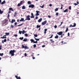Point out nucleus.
Masks as SVG:
<instances>
[{"instance_id": "obj_16", "label": "nucleus", "mask_w": 79, "mask_h": 79, "mask_svg": "<svg viewBox=\"0 0 79 79\" xmlns=\"http://www.w3.org/2000/svg\"><path fill=\"white\" fill-rule=\"evenodd\" d=\"M47 29H44V34H45L47 33Z\"/></svg>"}, {"instance_id": "obj_42", "label": "nucleus", "mask_w": 79, "mask_h": 79, "mask_svg": "<svg viewBox=\"0 0 79 79\" xmlns=\"http://www.w3.org/2000/svg\"><path fill=\"white\" fill-rule=\"evenodd\" d=\"M23 23H22L21 24L18 25V26H22V25H23Z\"/></svg>"}, {"instance_id": "obj_21", "label": "nucleus", "mask_w": 79, "mask_h": 79, "mask_svg": "<svg viewBox=\"0 0 79 79\" xmlns=\"http://www.w3.org/2000/svg\"><path fill=\"white\" fill-rule=\"evenodd\" d=\"M27 3L28 5H31V1H29L27 2Z\"/></svg>"}, {"instance_id": "obj_29", "label": "nucleus", "mask_w": 79, "mask_h": 79, "mask_svg": "<svg viewBox=\"0 0 79 79\" xmlns=\"http://www.w3.org/2000/svg\"><path fill=\"white\" fill-rule=\"evenodd\" d=\"M50 40L51 42L52 43H53V42H54V41H53V39H51Z\"/></svg>"}, {"instance_id": "obj_20", "label": "nucleus", "mask_w": 79, "mask_h": 79, "mask_svg": "<svg viewBox=\"0 0 79 79\" xmlns=\"http://www.w3.org/2000/svg\"><path fill=\"white\" fill-rule=\"evenodd\" d=\"M15 19H12V21L11 22V23H13V22H15Z\"/></svg>"}, {"instance_id": "obj_33", "label": "nucleus", "mask_w": 79, "mask_h": 79, "mask_svg": "<svg viewBox=\"0 0 79 79\" xmlns=\"http://www.w3.org/2000/svg\"><path fill=\"white\" fill-rule=\"evenodd\" d=\"M39 13H36L35 14V16H39Z\"/></svg>"}, {"instance_id": "obj_63", "label": "nucleus", "mask_w": 79, "mask_h": 79, "mask_svg": "<svg viewBox=\"0 0 79 79\" xmlns=\"http://www.w3.org/2000/svg\"><path fill=\"white\" fill-rule=\"evenodd\" d=\"M11 13V11L10 10H9V11L8 12V13Z\"/></svg>"}, {"instance_id": "obj_45", "label": "nucleus", "mask_w": 79, "mask_h": 79, "mask_svg": "<svg viewBox=\"0 0 79 79\" xmlns=\"http://www.w3.org/2000/svg\"><path fill=\"white\" fill-rule=\"evenodd\" d=\"M40 7H41L42 8H43L44 7V5H43L42 6H40Z\"/></svg>"}, {"instance_id": "obj_47", "label": "nucleus", "mask_w": 79, "mask_h": 79, "mask_svg": "<svg viewBox=\"0 0 79 79\" xmlns=\"http://www.w3.org/2000/svg\"><path fill=\"white\" fill-rule=\"evenodd\" d=\"M18 23H16V22H15V24H14V26H16V25Z\"/></svg>"}, {"instance_id": "obj_37", "label": "nucleus", "mask_w": 79, "mask_h": 79, "mask_svg": "<svg viewBox=\"0 0 79 79\" xmlns=\"http://www.w3.org/2000/svg\"><path fill=\"white\" fill-rule=\"evenodd\" d=\"M19 33L20 34H21V33H22V31H21L20 30L19 31Z\"/></svg>"}, {"instance_id": "obj_59", "label": "nucleus", "mask_w": 79, "mask_h": 79, "mask_svg": "<svg viewBox=\"0 0 79 79\" xmlns=\"http://www.w3.org/2000/svg\"><path fill=\"white\" fill-rule=\"evenodd\" d=\"M61 43H62V44H65V43H63V41L61 42Z\"/></svg>"}, {"instance_id": "obj_30", "label": "nucleus", "mask_w": 79, "mask_h": 79, "mask_svg": "<svg viewBox=\"0 0 79 79\" xmlns=\"http://www.w3.org/2000/svg\"><path fill=\"white\" fill-rule=\"evenodd\" d=\"M67 11H68V9H66L64 11V13H66V12H67Z\"/></svg>"}, {"instance_id": "obj_26", "label": "nucleus", "mask_w": 79, "mask_h": 79, "mask_svg": "<svg viewBox=\"0 0 79 79\" xmlns=\"http://www.w3.org/2000/svg\"><path fill=\"white\" fill-rule=\"evenodd\" d=\"M6 35H9L10 33H6Z\"/></svg>"}, {"instance_id": "obj_28", "label": "nucleus", "mask_w": 79, "mask_h": 79, "mask_svg": "<svg viewBox=\"0 0 79 79\" xmlns=\"http://www.w3.org/2000/svg\"><path fill=\"white\" fill-rule=\"evenodd\" d=\"M34 40H33V39H32L30 40V41H31V43H32V42H34Z\"/></svg>"}, {"instance_id": "obj_43", "label": "nucleus", "mask_w": 79, "mask_h": 79, "mask_svg": "<svg viewBox=\"0 0 79 79\" xmlns=\"http://www.w3.org/2000/svg\"><path fill=\"white\" fill-rule=\"evenodd\" d=\"M3 55V53H0V56H2Z\"/></svg>"}, {"instance_id": "obj_22", "label": "nucleus", "mask_w": 79, "mask_h": 79, "mask_svg": "<svg viewBox=\"0 0 79 79\" xmlns=\"http://www.w3.org/2000/svg\"><path fill=\"white\" fill-rule=\"evenodd\" d=\"M26 31H24V30H23L22 31V33L23 34H24L25 33H26Z\"/></svg>"}, {"instance_id": "obj_38", "label": "nucleus", "mask_w": 79, "mask_h": 79, "mask_svg": "<svg viewBox=\"0 0 79 79\" xmlns=\"http://www.w3.org/2000/svg\"><path fill=\"white\" fill-rule=\"evenodd\" d=\"M34 48H35L36 47V44H35L33 45Z\"/></svg>"}, {"instance_id": "obj_2", "label": "nucleus", "mask_w": 79, "mask_h": 79, "mask_svg": "<svg viewBox=\"0 0 79 79\" xmlns=\"http://www.w3.org/2000/svg\"><path fill=\"white\" fill-rule=\"evenodd\" d=\"M30 21L31 18H30V15H28L26 17V18L25 19V21Z\"/></svg>"}, {"instance_id": "obj_35", "label": "nucleus", "mask_w": 79, "mask_h": 79, "mask_svg": "<svg viewBox=\"0 0 79 79\" xmlns=\"http://www.w3.org/2000/svg\"><path fill=\"white\" fill-rule=\"evenodd\" d=\"M37 41H35L34 40L33 41V44H37Z\"/></svg>"}, {"instance_id": "obj_48", "label": "nucleus", "mask_w": 79, "mask_h": 79, "mask_svg": "<svg viewBox=\"0 0 79 79\" xmlns=\"http://www.w3.org/2000/svg\"><path fill=\"white\" fill-rule=\"evenodd\" d=\"M36 13H40V11H37V10H36Z\"/></svg>"}, {"instance_id": "obj_23", "label": "nucleus", "mask_w": 79, "mask_h": 79, "mask_svg": "<svg viewBox=\"0 0 79 79\" xmlns=\"http://www.w3.org/2000/svg\"><path fill=\"white\" fill-rule=\"evenodd\" d=\"M22 9L23 10H24L25 9H26V8H25V6H22Z\"/></svg>"}, {"instance_id": "obj_3", "label": "nucleus", "mask_w": 79, "mask_h": 79, "mask_svg": "<svg viewBox=\"0 0 79 79\" xmlns=\"http://www.w3.org/2000/svg\"><path fill=\"white\" fill-rule=\"evenodd\" d=\"M22 48H24L25 50L26 49H29V48L27 46H24L23 44L22 45Z\"/></svg>"}, {"instance_id": "obj_18", "label": "nucleus", "mask_w": 79, "mask_h": 79, "mask_svg": "<svg viewBox=\"0 0 79 79\" xmlns=\"http://www.w3.org/2000/svg\"><path fill=\"white\" fill-rule=\"evenodd\" d=\"M27 38H25L23 39V42H27Z\"/></svg>"}, {"instance_id": "obj_41", "label": "nucleus", "mask_w": 79, "mask_h": 79, "mask_svg": "<svg viewBox=\"0 0 79 79\" xmlns=\"http://www.w3.org/2000/svg\"><path fill=\"white\" fill-rule=\"evenodd\" d=\"M56 16H58V15H59V13L57 12L56 13Z\"/></svg>"}, {"instance_id": "obj_56", "label": "nucleus", "mask_w": 79, "mask_h": 79, "mask_svg": "<svg viewBox=\"0 0 79 79\" xmlns=\"http://www.w3.org/2000/svg\"><path fill=\"white\" fill-rule=\"evenodd\" d=\"M74 5L76 6L78 4L76 3H74Z\"/></svg>"}, {"instance_id": "obj_62", "label": "nucleus", "mask_w": 79, "mask_h": 79, "mask_svg": "<svg viewBox=\"0 0 79 79\" xmlns=\"http://www.w3.org/2000/svg\"><path fill=\"white\" fill-rule=\"evenodd\" d=\"M77 5H78V4H79V2H78V1H77Z\"/></svg>"}, {"instance_id": "obj_64", "label": "nucleus", "mask_w": 79, "mask_h": 79, "mask_svg": "<svg viewBox=\"0 0 79 79\" xmlns=\"http://www.w3.org/2000/svg\"><path fill=\"white\" fill-rule=\"evenodd\" d=\"M7 16H8V17H10V15H9V14H8Z\"/></svg>"}, {"instance_id": "obj_58", "label": "nucleus", "mask_w": 79, "mask_h": 79, "mask_svg": "<svg viewBox=\"0 0 79 79\" xmlns=\"http://www.w3.org/2000/svg\"><path fill=\"white\" fill-rule=\"evenodd\" d=\"M15 15H17V14H18V13L17 12H15Z\"/></svg>"}, {"instance_id": "obj_8", "label": "nucleus", "mask_w": 79, "mask_h": 79, "mask_svg": "<svg viewBox=\"0 0 79 79\" xmlns=\"http://www.w3.org/2000/svg\"><path fill=\"white\" fill-rule=\"evenodd\" d=\"M57 34H58V35H62V34H63V32L62 31L59 32H58Z\"/></svg>"}, {"instance_id": "obj_5", "label": "nucleus", "mask_w": 79, "mask_h": 79, "mask_svg": "<svg viewBox=\"0 0 79 79\" xmlns=\"http://www.w3.org/2000/svg\"><path fill=\"white\" fill-rule=\"evenodd\" d=\"M2 26H4L3 24H5L4 26H5V25H6V24H7V23H6V21H3L2 23Z\"/></svg>"}, {"instance_id": "obj_14", "label": "nucleus", "mask_w": 79, "mask_h": 79, "mask_svg": "<svg viewBox=\"0 0 79 79\" xmlns=\"http://www.w3.org/2000/svg\"><path fill=\"white\" fill-rule=\"evenodd\" d=\"M15 77H16V78L17 79H21V77H18L16 75L15 76Z\"/></svg>"}, {"instance_id": "obj_24", "label": "nucleus", "mask_w": 79, "mask_h": 79, "mask_svg": "<svg viewBox=\"0 0 79 79\" xmlns=\"http://www.w3.org/2000/svg\"><path fill=\"white\" fill-rule=\"evenodd\" d=\"M34 38L35 39V40H36V41H39V39L35 38V37H34Z\"/></svg>"}, {"instance_id": "obj_27", "label": "nucleus", "mask_w": 79, "mask_h": 79, "mask_svg": "<svg viewBox=\"0 0 79 79\" xmlns=\"http://www.w3.org/2000/svg\"><path fill=\"white\" fill-rule=\"evenodd\" d=\"M3 11H2L1 10H0V14H2V13H3Z\"/></svg>"}, {"instance_id": "obj_49", "label": "nucleus", "mask_w": 79, "mask_h": 79, "mask_svg": "<svg viewBox=\"0 0 79 79\" xmlns=\"http://www.w3.org/2000/svg\"><path fill=\"white\" fill-rule=\"evenodd\" d=\"M14 36H15V37H18V35H17V34H16V35L15 34L14 35Z\"/></svg>"}, {"instance_id": "obj_39", "label": "nucleus", "mask_w": 79, "mask_h": 79, "mask_svg": "<svg viewBox=\"0 0 79 79\" xmlns=\"http://www.w3.org/2000/svg\"><path fill=\"white\" fill-rule=\"evenodd\" d=\"M10 27L11 28H13V27H14V26H13V25H11V26H10Z\"/></svg>"}, {"instance_id": "obj_34", "label": "nucleus", "mask_w": 79, "mask_h": 79, "mask_svg": "<svg viewBox=\"0 0 79 79\" xmlns=\"http://www.w3.org/2000/svg\"><path fill=\"white\" fill-rule=\"evenodd\" d=\"M68 28H66V29L65 30V32H68Z\"/></svg>"}, {"instance_id": "obj_40", "label": "nucleus", "mask_w": 79, "mask_h": 79, "mask_svg": "<svg viewBox=\"0 0 79 79\" xmlns=\"http://www.w3.org/2000/svg\"><path fill=\"white\" fill-rule=\"evenodd\" d=\"M58 10V9L57 8L55 9V11H57Z\"/></svg>"}, {"instance_id": "obj_36", "label": "nucleus", "mask_w": 79, "mask_h": 79, "mask_svg": "<svg viewBox=\"0 0 79 79\" xmlns=\"http://www.w3.org/2000/svg\"><path fill=\"white\" fill-rule=\"evenodd\" d=\"M24 35L25 37H27V36H28V34H24Z\"/></svg>"}, {"instance_id": "obj_7", "label": "nucleus", "mask_w": 79, "mask_h": 79, "mask_svg": "<svg viewBox=\"0 0 79 79\" xmlns=\"http://www.w3.org/2000/svg\"><path fill=\"white\" fill-rule=\"evenodd\" d=\"M76 26V23H74V25H72V24H71L69 27H75Z\"/></svg>"}, {"instance_id": "obj_53", "label": "nucleus", "mask_w": 79, "mask_h": 79, "mask_svg": "<svg viewBox=\"0 0 79 79\" xmlns=\"http://www.w3.org/2000/svg\"><path fill=\"white\" fill-rule=\"evenodd\" d=\"M48 18H51V16H50V15H48Z\"/></svg>"}, {"instance_id": "obj_9", "label": "nucleus", "mask_w": 79, "mask_h": 79, "mask_svg": "<svg viewBox=\"0 0 79 79\" xmlns=\"http://www.w3.org/2000/svg\"><path fill=\"white\" fill-rule=\"evenodd\" d=\"M31 16L30 18H34V15H33V13H31Z\"/></svg>"}, {"instance_id": "obj_6", "label": "nucleus", "mask_w": 79, "mask_h": 79, "mask_svg": "<svg viewBox=\"0 0 79 79\" xmlns=\"http://www.w3.org/2000/svg\"><path fill=\"white\" fill-rule=\"evenodd\" d=\"M47 20H46L44 21V22H42V26H44V25H45V24L47 23Z\"/></svg>"}, {"instance_id": "obj_54", "label": "nucleus", "mask_w": 79, "mask_h": 79, "mask_svg": "<svg viewBox=\"0 0 79 79\" xmlns=\"http://www.w3.org/2000/svg\"><path fill=\"white\" fill-rule=\"evenodd\" d=\"M24 55H25V56H27V54H26V53H25Z\"/></svg>"}, {"instance_id": "obj_61", "label": "nucleus", "mask_w": 79, "mask_h": 79, "mask_svg": "<svg viewBox=\"0 0 79 79\" xmlns=\"http://www.w3.org/2000/svg\"><path fill=\"white\" fill-rule=\"evenodd\" d=\"M68 36H69V33H68Z\"/></svg>"}, {"instance_id": "obj_44", "label": "nucleus", "mask_w": 79, "mask_h": 79, "mask_svg": "<svg viewBox=\"0 0 79 79\" xmlns=\"http://www.w3.org/2000/svg\"><path fill=\"white\" fill-rule=\"evenodd\" d=\"M6 35H4L3 36V38H4V39H6Z\"/></svg>"}, {"instance_id": "obj_10", "label": "nucleus", "mask_w": 79, "mask_h": 79, "mask_svg": "<svg viewBox=\"0 0 79 79\" xmlns=\"http://www.w3.org/2000/svg\"><path fill=\"white\" fill-rule=\"evenodd\" d=\"M6 42V39H5L4 40H2V42L3 44H4V42Z\"/></svg>"}, {"instance_id": "obj_51", "label": "nucleus", "mask_w": 79, "mask_h": 79, "mask_svg": "<svg viewBox=\"0 0 79 79\" xmlns=\"http://www.w3.org/2000/svg\"><path fill=\"white\" fill-rule=\"evenodd\" d=\"M69 10H71V6H69Z\"/></svg>"}, {"instance_id": "obj_55", "label": "nucleus", "mask_w": 79, "mask_h": 79, "mask_svg": "<svg viewBox=\"0 0 79 79\" xmlns=\"http://www.w3.org/2000/svg\"><path fill=\"white\" fill-rule=\"evenodd\" d=\"M38 19V17L36 16V17H35V19Z\"/></svg>"}, {"instance_id": "obj_31", "label": "nucleus", "mask_w": 79, "mask_h": 79, "mask_svg": "<svg viewBox=\"0 0 79 79\" xmlns=\"http://www.w3.org/2000/svg\"><path fill=\"white\" fill-rule=\"evenodd\" d=\"M23 37H20L19 38V39H20V40H23Z\"/></svg>"}, {"instance_id": "obj_50", "label": "nucleus", "mask_w": 79, "mask_h": 79, "mask_svg": "<svg viewBox=\"0 0 79 79\" xmlns=\"http://www.w3.org/2000/svg\"><path fill=\"white\" fill-rule=\"evenodd\" d=\"M53 35H52L50 37H49V39H50L51 38H52V37H53Z\"/></svg>"}, {"instance_id": "obj_57", "label": "nucleus", "mask_w": 79, "mask_h": 79, "mask_svg": "<svg viewBox=\"0 0 79 79\" xmlns=\"http://www.w3.org/2000/svg\"><path fill=\"white\" fill-rule=\"evenodd\" d=\"M49 6H52V4H50Z\"/></svg>"}, {"instance_id": "obj_11", "label": "nucleus", "mask_w": 79, "mask_h": 79, "mask_svg": "<svg viewBox=\"0 0 79 79\" xmlns=\"http://www.w3.org/2000/svg\"><path fill=\"white\" fill-rule=\"evenodd\" d=\"M24 1H21L20 3L21 4V5H23V3H24Z\"/></svg>"}, {"instance_id": "obj_25", "label": "nucleus", "mask_w": 79, "mask_h": 79, "mask_svg": "<svg viewBox=\"0 0 79 79\" xmlns=\"http://www.w3.org/2000/svg\"><path fill=\"white\" fill-rule=\"evenodd\" d=\"M40 25H37V26H36V28H40Z\"/></svg>"}, {"instance_id": "obj_12", "label": "nucleus", "mask_w": 79, "mask_h": 79, "mask_svg": "<svg viewBox=\"0 0 79 79\" xmlns=\"http://www.w3.org/2000/svg\"><path fill=\"white\" fill-rule=\"evenodd\" d=\"M42 18H40V19H39L38 21V22H39V23H40V22H41V21H42Z\"/></svg>"}, {"instance_id": "obj_15", "label": "nucleus", "mask_w": 79, "mask_h": 79, "mask_svg": "<svg viewBox=\"0 0 79 79\" xmlns=\"http://www.w3.org/2000/svg\"><path fill=\"white\" fill-rule=\"evenodd\" d=\"M9 11H13V8H12L10 7L9 8Z\"/></svg>"}, {"instance_id": "obj_1", "label": "nucleus", "mask_w": 79, "mask_h": 79, "mask_svg": "<svg viewBox=\"0 0 79 79\" xmlns=\"http://www.w3.org/2000/svg\"><path fill=\"white\" fill-rule=\"evenodd\" d=\"M15 52V50H11L10 51L9 54H10V55L12 56H14V55H15V54H14Z\"/></svg>"}, {"instance_id": "obj_32", "label": "nucleus", "mask_w": 79, "mask_h": 79, "mask_svg": "<svg viewBox=\"0 0 79 79\" xmlns=\"http://www.w3.org/2000/svg\"><path fill=\"white\" fill-rule=\"evenodd\" d=\"M21 4L20 3L18 4L17 6H21Z\"/></svg>"}, {"instance_id": "obj_13", "label": "nucleus", "mask_w": 79, "mask_h": 79, "mask_svg": "<svg viewBox=\"0 0 79 79\" xmlns=\"http://www.w3.org/2000/svg\"><path fill=\"white\" fill-rule=\"evenodd\" d=\"M20 21L21 22V21H23V22L25 21V20H24V18H21V19L20 20Z\"/></svg>"}, {"instance_id": "obj_60", "label": "nucleus", "mask_w": 79, "mask_h": 79, "mask_svg": "<svg viewBox=\"0 0 79 79\" xmlns=\"http://www.w3.org/2000/svg\"><path fill=\"white\" fill-rule=\"evenodd\" d=\"M45 45H43L42 46V47H45Z\"/></svg>"}, {"instance_id": "obj_17", "label": "nucleus", "mask_w": 79, "mask_h": 79, "mask_svg": "<svg viewBox=\"0 0 79 79\" xmlns=\"http://www.w3.org/2000/svg\"><path fill=\"white\" fill-rule=\"evenodd\" d=\"M5 1H4L3 2H2L1 3V5H3V4H4V3H5Z\"/></svg>"}, {"instance_id": "obj_4", "label": "nucleus", "mask_w": 79, "mask_h": 79, "mask_svg": "<svg viewBox=\"0 0 79 79\" xmlns=\"http://www.w3.org/2000/svg\"><path fill=\"white\" fill-rule=\"evenodd\" d=\"M35 6L34 4H31L29 6V8H34Z\"/></svg>"}, {"instance_id": "obj_19", "label": "nucleus", "mask_w": 79, "mask_h": 79, "mask_svg": "<svg viewBox=\"0 0 79 79\" xmlns=\"http://www.w3.org/2000/svg\"><path fill=\"white\" fill-rule=\"evenodd\" d=\"M58 35H56V36L55 37V39H58Z\"/></svg>"}, {"instance_id": "obj_52", "label": "nucleus", "mask_w": 79, "mask_h": 79, "mask_svg": "<svg viewBox=\"0 0 79 79\" xmlns=\"http://www.w3.org/2000/svg\"><path fill=\"white\" fill-rule=\"evenodd\" d=\"M56 27H57V26H56V25H55V26H54V28H56Z\"/></svg>"}, {"instance_id": "obj_46", "label": "nucleus", "mask_w": 79, "mask_h": 79, "mask_svg": "<svg viewBox=\"0 0 79 79\" xmlns=\"http://www.w3.org/2000/svg\"><path fill=\"white\" fill-rule=\"evenodd\" d=\"M34 35V36L35 37H37V36H38L37 35H36V34H35H35Z\"/></svg>"}]
</instances>
